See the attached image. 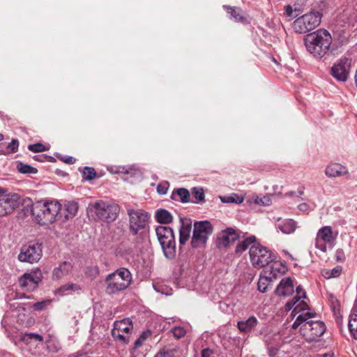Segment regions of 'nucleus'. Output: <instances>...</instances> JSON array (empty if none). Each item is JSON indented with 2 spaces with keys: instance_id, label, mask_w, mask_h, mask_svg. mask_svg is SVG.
Wrapping results in <instances>:
<instances>
[{
  "instance_id": "7",
  "label": "nucleus",
  "mask_w": 357,
  "mask_h": 357,
  "mask_svg": "<svg viewBox=\"0 0 357 357\" xmlns=\"http://www.w3.org/2000/svg\"><path fill=\"white\" fill-rule=\"evenodd\" d=\"M129 228L133 235H142L146 232L149 215L142 209H129Z\"/></svg>"
},
{
  "instance_id": "9",
  "label": "nucleus",
  "mask_w": 357,
  "mask_h": 357,
  "mask_svg": "<svg viewBox=\"0 0 357 357\" xmlns=\"http://www.w3.org/2000/svg\"><path fill=\"white\" fill-rule=\"evenodd\" d=\"M250 258L252 266L257 268L268 265L275 259L273 253L260 245H253L250 247Z\"/></svg>"
},
{
  "instance_id": "1",
  "label": "nucleus",
  "mask_w": 357,
  "mask_h": 357,
  "mask_svg": "<svg viewBox=\"0 0 357 357\" xmlns=\"http://www.w3.org/2000/svg\"><path fill=\"white\" fill-rule=\"evenodd\" d=\"M314 316V313L309 312L303 313L296 317L292 324L294 329L301 326V334L307 342L317 340L326 331V328L323 321L310 320Z\"/></svg>"
},
{
  "instance_id": "60",
  "label": "nucleus",
  "mask_w": 357,
  "mask_h": 357,
  "mask_svg": "<svg viewBox=\"0 0 357 357\" xmlns=\"http://www.w3.org/2000/svg\"><path fill=\"white\" fill-rule=\"evenodd\" d=\"M39 157H40L39 155H36V156H34V159H35V160H36L43 161L42 160H40V159L38 158Z\"/></svg>"
},
{
  "instance_id": "61",
  "label": "nucleus",
  "mask_w": 357,
  "mask_h": 357,
  "mask_svg": "<svg viewBox=\"0 0 357 357\" xmlns=\"http://www.w3.org/2000/svg\"><path fill=\"white\" fill-rule=\"evenodd\" d=\"M274 193H275V194H278V195H280V194H281V192H277V191H276V188H274Z\"/></svg>"
},
{
  "instance_id": "33",
  "label": "nucleus",
  "mask_w": 357,
  "mask_h": 357,
  "mask_svg": "<svg viewBox=\"0 0 357 357\" xmlns=\"http://www.w3.org/2000/svg\"><path fill=\"white\" fill-rule=\"evenodd\" d=\"M348 325L351 335L357 340V314H351Z\"/></svg>"
},
{
  "instance_id": "18",
  "label": "nucleus",
  "mask_w": 357,
  "mask_h": 357,
  "mask_svg": "<svg viewBox=\"0 0 357 357\" xmlns=\"http://www.w3.org/2000/svg\"><path fill=\"white\" fill-rule=\"evenodd\" d=\"M238 234L233 228H227L220 232L217 236L216 245L219 249H224L238 238Z\"/></svg>"
},
{
  "instance_id": "48",
  "label": "nucleus",
  "mask_w": 357,
  "mask_h": 357,
  "mask_svg": "<svg viewBox=\"0 0 357 357\" xmlns=\"http://www.w3.org/2000/svg\"><path fill=\"white\" fill-rule=\"evenodd\" d=\"M222 202L225 203H237L238 202L235 200V199L232 197H227L222 198Z\"/></svg>"
},
{
  "instance_id": "52",
  "label": "nucleus",
  "mask_w": 357,
  "mask_h": 357,
  "mask_svg": "<svg viewBox=\"0 0 357 357\" xmlns=\"http://www.w3.org/2000/svg\"><path fill=\"white\" fill-rule=\"evenodd\" d=\"M177 331H178V327L175 326L174 328H172V331L174 334V336L176 338V339H178V334H177Z\"/></svg>"
},
{
  "instance_id": "19",
  "label": "nucleus",
  "mask_w": 357,
  "mask_h": 357,
  "mask_svg": "<svg viewBox=\"0 0 357 357\" xmlns=\"http://www.w3.org/2000/svg\"><path fill=\"white\" fill-rule=\"evenodd\" d=\"M294 292V284L290 277L281 280L275 289V294L280 297H287Z\"/></svg>"
},
{
  "instance_id": "20",
  "label": "nucleus",
  "mask_w": 357,
  "mask_h": 357,
  "mask_svg": "<svg viewBox=\"0 0 357 357\" xmlns=\"http://www.w3.org/2000/svg\"><path fill=\"white\" fill-rule=\"evenodd\" d=\"M82 291V287L76 283H66L61 285L54 291L55 295L61 296L79 294Z\"/></svg>"
},
{
  "instance_id": "21",
  "label": "nucleus",
  "mask_w": 357,
  "mask_h": 357,
  "mask_svg": "<svg viewBox=\"0 0 357 357\" xmlns=\"http://www.w3.org/2000/svg\"><path fill=\"white\" fill-rule=\"evenodd\" d=\"M180 244H184L190 238L192 230V220L190 218H180Z\"/></svg>"
},
{
  "instance_id": "4",
  "label": "nucleus",
  "mask_w": 357,
  "mask_h": 357,
  "mask_svg": "<svg viewBox=\"0 0 357 357\" xmlns=\"http://www.w3.org/2000/svg\"><path fill=\"white\" fill-rule=\"evenodd\" d=\"M131 281L132 275L129 270L121 268L106 277V292L108 294H117L126 289Z\"/></svg>"
},
{
  "instance_id": "63",
  "label": "nucleus",
  "mask_w": 357,
  "mask_h": 357,
  "mask_svg": "<svg viewBox=\"0 0 357 357\" xmlns=\"http://www.w3.org/2000/svg\"><path fill=\"white\" fill-rule=\"evenodd\" d=\"M3 135L0 133V141L3 140Z\"/></svg>"
},
{
  "instance_id": "56",
  "label": "nucleus",
  "mask_w": 357,
  "mask_h": 357,
  "mask_svg": "<svg viewBox=\"0 0 357 357\" xmlns=\"http://www.w3.org/2000/svg\"><path fill=\"white\" fill-rule=\"evenodd\" d=\"M286 10H287V13H288V15H291L292 13V8L290 6H287L286 7Z\"/></svg>"
},
{
  "instance_id": "42",
  "label": "nucleus",
  "mask_w": 357,
  "mask_h": 357,
  "mask_svg": "<svg viewBox=\"0 0 357 357\" xmlns=\"http://www.w3.org/2000/svg\"><path fill=\"white\" fill-rule=\"evenodd\" d=\"M28 149L35 153L43 152L47 150L45 146L40 143L29 145Z\"/></svg>"
},
{
  "instance_id": "59",
  "label": "nucleus",
  "mask_w": 357,
  "mask_h": 357,
  "mask_svg": "<svg viewBox=\"0 0 357 357\" xmlns=\"http://www.w3.org/2000/svg\"><path fill=\"white\" fill-rule=\"evenodd\" d=\"M294 194H295V192L293 191L288 192V195H289V196H293V195H294Z\"/></svg>"
},
{
  "instance_id": "47",
  "label": "nucleus",
  "mask_w": 357,
  "mask_h": 357,
  "mask_svg": "<svg viewBox=\"0 0 357 357\" xmlns=\"http://www.w3.org/2000/svg\"><path fill=\"white\" fill-rule=\"evenodd\" d=\"M151 335V332L149 331H144L139 338L144 342L149 335Z\"/></svg>"
},
{
  "instance_id": "51",
  "label": "nucleus",
  "mask_w": 357,
  "mask_h": 357,
  "mask_svg": "<svg viewBox=\"0 0 357 357\" xmlns=\"http://www.w3.org/2000/svg\"><path fill=\"white\" fill-rule=\"evenodd\" d=\"M298 208L301 210V211H306L307 209V205L305 203L303 204H301L299 206H298Z\"/></svg>"
},
{
  "instance_id": "40",
  "label": "nucleus",
  "mask_w": 357,
  "mask_h": 357,
  "mask_svg": "<svg viewBox=\"0 0 357 357\" xmlns=\"http://www.w3.org/2000/svg\"><path fill=\"white\" fill-rule=\"evenodd\" d=\"M177 353V350L174 349H163L159 351L155 357H175V354Z\"/></svg>"
},
{
  "instance_id": "41",
  "label": "nucleus",
  "mask_w": 357,
  "mask_h": 357,
  "mask_svg": "<svg viewBox=\"0 0 357 357\" xmlns=\"http://www.w3.org/2000/svg\"><path fill=\"white\" fill-rule=\"evenodd\" d=\"M50 303V300H44L37 302L32 305V308L36 311H41L44 310Z\"/></svg>"
},
{
  "instance_id": "16",
  "label": "nucleus",
  "mask_w": 357,
  "mask_h": 357,
  "mask_svg": "<svg viewBox=\"0 0 357 357\" xmlns=\"http://www.w3.org/2000/svg\"><path fill=\"white\" fill-rule=\"evenodd\" d=\"M43 278L40 269L36 268L30 273H25L19 278V284L22 289L27 291L36 289Z\"/></svg>"
},
{
  "instance_id": "35",
  "label": "nucleus",
  "mask_w": 357,
  "mask_h": 357,
  "mask_svg": "<svg viewBox=\"0 0 357 357\" xmlns=\"http://www.w3.org/2000/svg\"><path fill=\"white\" fill-rule=\"evenodd\" d=\"M191 331H192V327L190 325L186 324L185 326H180V333H179L180 339L182 337L187 335L186 350L188 349V346L190 344V340H191V335H190Z\"/></svg>"
},
{
  "instance_id": "31",
  "label": "nucleus",
  "mask_w": 357,
  "mask_h": 357,
  "mask_svg": "<svg viewBox=\"0 0 357 357\" xmlns=\"http://www.w3.org/2000/svg\"><path fill=\"white\" fill-rule=\"evenodd\" d=\"M342 273V268L339 266L333 269H324L321 271L322 275L326 279L338 277Z\"/></svg>"
},
{
  "instance_id": "53",
  "label": "nucleus",
  "mask_w": 357,
  "mask_h": 357,
  "mask_svg": "<svg viewBox=\"0 0 357 357\" xmlns=\"http://www.w3.org/2000/svg\"><path fill=\"white\" fill-rule=\"evenodd\" d=\"M283 252L286 256H287L291 260H294V257L287 250H284Z\"/></svg>"
},
{
  "instance_id": "45",
  "label": "nucleus",
  "mask_w": 357,
  "mask_h": 357,
  "mask_svg": "<svg viewBox=\"0 0 357 357\" xmlns=\"http://www.w3.org/2000/svg\"><path fill=\"white\" fill-rule=\"evenodd\" d=\"M19 146V142L17 139H12V141L8 144L7 148L15 153L17 151Z\"/></svg>"
},
{
  "instance_id": "49",
  "label": "nucleus",
  "mask_w": 357,
  "mask_h": 357,
  "mask_svg": "<svg viewBox=\"0 0 357 357\" xmlns=\"http://www.w3.org/2000/svg\"><path fill=\"white\" fill-rule=\"evenodd\" d=\"M62 160L67 164H73L75 162V159L70 156L65 158Z\"/></svg>"
},
{
  "instance_id": "11",
  "label": "nucleus",
  "mask_w": 357,
  "mask_h": 357,
  "mask_svg": "<svg viewBox=\"0 0 357 357\" xmlns=\"http://www.w3.org/2000/svg\"><path fill=\"white\" fill-rule=\"evenodd\" d=\"M22 204L20 196L17 193L8 192L0 188V216L10 214Z\"/></svg>"
},
{
  "instance_id": "64",
  "label": "nucleus",
  "mask_w": 357,
  "mask_h": 357,
  "mask_svg": "<svg viewBox=\"0 0 357 357\" xmlns=\"http://www.w3.org/2000/svg\"><path fill=\"white\" fill-rule=\"evenodd\" d=\"M50 343H51V342H49L48 344H47V348L48 349H50Z\"/></svg>"
},
{
  "instance_id": "23",
  "label": "nucleus",
  "mask_w": 357,
  "mask_h": 357,
  "mask_svg": "<svg viewBox=\"0 0 357 357\" xmlns=\"http://www.w3.org/2000/svg\"><path fill=\"white\" fill-rule=\"evenodd\" d=\"M72 269L73 266L70 262L63 261L53 270L52 278L54 280H60L64 276L68 275Z\"/></svg>"
},
{
  "instance_id": "28",
  "label": "nucleus",
  "mask_w": 357,
  "mask_h": 357,
  "mask_svg": "<svg viewBox=\"0 0 357 357\" xmlns=\"http://www.w3.org/2000/svg\"><path fill=\"white\" fill-rule=\"evenodd\" d=\"M256 241L255 236H251L239 242L236 247V252L241 254L245 251Z\"/></svg>"
},
{
  "instance_id": "17",
  "label": "nucleus",
  "mask_w": 357,
  "mask_h": 357,
  "mask_svg": "<svg viewBox=\"0 0 357 357\" xmlns=\"http://www.w3.org/2000/svg\"><path fill=\"white\" fill-rule=\"evenodd\" d=\"M351 68V61L347 58L338 60L331 69V75L338 82L347 80Z\"/></svg>"
},
{
  "instance_id": "22",
  "label": "nucleus",
  "mask_w": 357,
  "mask_h": 357,
  "mask_svg": "<svg viewBox=\"0 0 357 357\" xmlns=\"http://www.w3.org/2000/svg\"><path fill=\"white\" fill-rule=\"evenodd\" d=\"M287 268L286 266L281 262L275 261H272L270 266L264 271V273L269 276L271 279H275L278 276L283 275L286 273Z\"/></svg>"
},
{
  "instance_id": "12",
  "label": "nucleus",
  "mask_w": 357,
  "mask_h": 357,
  "mask_svg": "<svg viewBox=\"0 0 357 357\" xmlns=\"http://www.w3.org/2000/svg\"><path fill=\"white\" fill-rule=\"evenodd\" d=\"M338 236L337 231H333L330 226L320 228L316 236L315 247L323 252H326L327 245L333 246Z\"/></svg>"
},
{
  "instance_id": "26",
  "label": "nucleus",
  "mask_w": 357,
  "mask_h": 357,
  "mask_svg": "<svg viewBox=\"0 0 357 357\" xmlns=\"http://www.w3.org/2000/svg\"><path fill=\"white\" fill-rule=\"evenodd\" d=\"M345 167L339 164H332L326 168L325 173L329 177H337L345 174Z\"/></svg>"
},
{
  "instance_id": "14",
  "label": "nucleus",
  "mask_w": 357,
  "mask_h": 357,
  "mask_svg": "<svg viewBox=\"0 0 357 357\" xmlns=\"http://www.w3.org/2000/svg\"><path fill=\"white\" fill-rule=\"evenodd\" d=\"M133 328L132 323L129 319H123L114 323V328L112 331V337L122 343L129 342L128 334Z\"/></svg>"
},
{
  "instance_id": "36",
  "label": "nucleus",
  "mask_w": 357,
  "mask_h": 357,
  "mask_svg": "<svg viewBox=\"0 0 357 357\" xmlns=\"http://www.w3.org/2000/svg\"><path fill=\"white\" fill-rule=\"evenodd\" d=\"M17 169L22 174H36L37 172V169L36 168L22 162L17 163Z\"/></svg>"
},
{
  "instance_id": "39",
  "label": "nucleus",
  "mask_w": 357,
  "mask_h": 357,
  "mask_svg": "<svg viewBox=\"0 0 357 357\" xmlns=\"http://www.w3.org/2000/svg\"><path fill=\"white\" fill-rule=\"evenodd\" d=\"M82 173L83 177L86 180L89 181L93 179L96 175L95 170L93 168L89 167H85Z\"/></svg>"
},
{
  "instance_id": "13",
  "label": "nucleus",
  "mask_w": 357,
  "mask_h": 357,
  "mask_svg": "<svg viewBox=\"0 0 357 357\" xmlns=\"http://www.w3.org/2000/svg\"><path fill=\"white\" fill-rule=\"evenodd\" d=\"M43 255L42 245L38 243H30L24 245L17 256L21 262L33 264L38 262Z\"/></svg>"
},
{
  "instance_id": "27",
  "label": "nucleus",
  "mask_w": 357,
  "mask_h": 357,
  "mask_svg": "<svg viewBox=\"0 0 357 357\" xmlns=\"http://www.w3.org/2000/svg\"><path fill=\"white\" fill-rule=\"evenodd\" d=\"M155 218L157 222L162 224H168L173 219L172 214L168 211L162 208L156 211Z\"/></svg>"
},
{
  "instance_id": "6",
  "label": "nucleus",
  "mask_w": 357,
  "mask_h": 357,
  "mask_svg": "<svg viewBox=\"0 0 357 357\" xmlns=\"http://www.w3.org/2000/svg\"><path fill=\"white\" fill-rule=\"evenodd\" d=\"M213 227L208 220L195 222L191 240L194 248H205L209 236L213 233Z\"/></svg>"
},
{
  "instance_id": "30",
  "label": "nucleus",
  "mask_w": 357,
  "mask_h": 357,
  "mask_svg": "<svg viewBox=\"0 0 357 357\" xmlns=\"http://www.w3.org/2000/svg\"><path fill=\"white\" fill-rule=\"evenodd\" d=\"M64 208L66 211L65 217L68 219L73 218L76 215L78 210V205L75 202H68L65 204Z\"/></svg>"
},
{
  "instance_id": "54",
  "label": "nucleus",
  "mask_w": 357,
  "mask_h": 357,
  "mask_svg": "<svg viewBox=\"0 0 357 357\" xmlns=\"http://www.w3.org/2000/svg\"><path fill=\"white\" fill-rule=\"evenodd\" d=\"M176 196H178V188H175L172 192V198L174 199Z\"/></svg>"
},
{
  "instance_id": "10",
  "label": "nucleus",
  "mask_w": 357,
  "mask_h": 357,
  "mask_svg": "<svg viewBox=\"0 0 357 357\" xmlns=\"http://www.w3.org/2000/svg\"><path fill=\"white\" fill-rule=\"evenodd\" d=\"M93 209L98 219L107 222L114 221L119 213V207L117 204L102 200L96 202L93 205Z\"/></svg>"
},
{
  "instance_id": "32",
  "label": "nucleus",
  "mask_w": 357,
  "mask_h": 357,
  "mask_svg": "<svg viewBox=\"0 0 357 357\" xmlns=\"http://www.w3.org/2000/svg\"><path fill=\"white\" fill-rule=\"evenodd\" d=\"M271 281V278L268 276L266 274L264 276L260 275V278L259 279L257 287L259 291H260L262 293H264L266 291L268 285L270 284Z\"/></svg>"
},
{
  "instance_id": "50",
  "label": "nucleus",
  "mask_w": 357,
  "mask_h": 357,
  "mask_svg": "<svg viewBox=\"0 0 357 357\" xmlns=\"http://www.w3.org/2000/svg\"><path fill=\"white\" fill-rule=\"evenodd\" d=\"M143 342L138 337L135 342V349H137L142 346Z\"/></svg>"
},
{
  "instance_id": "55",
  "label": "nucleus",
  "mask_w": 357,
  "mask_h": 357,
  "mask_svg": "<svg viewBox=\"0 0 357 357\" xmlns=\"http://www.w3.org/2000/svg\"><path fill=\"white\" fill-rule=\"evenodd\" d=\"M352 314H357V301H355V303L352 309Z\"/></svg>"
},
{
  "instance_id": "29",
  "label": "nucleus",
  "mask_w": 357,
  "mask_h": 357,
  "mask_svg": "<svg viewBox=\"0 0 357 357\" xmlns=\"http://www.w3.org/2000/svg\"><path fill=\"white\" fill-rule=\"evenodd\" d=\"M223 8L230 14L229 17L236 22H241L243 20L242 11L240 8L236 7H231L229 6H223Z\"/></svg>"
},
{
  "instance_id": "34",
  "label": "nucleus",
  "mask_w": 357,
  "mask_h": 357,
  "mask_svg": "<svg viewBox=\"0 0 357 357\" xmlns=\"http://www.w3.org/2000/svg\"><path fill=\"white\" fill-rule=\"evenodd\" d=\"M22 340L23 342H26V344H30L32 342H41L43 341V337L39 334L30 333H25L22 336Z\"/></svg>"
},
{
  "instance_id": "5",
  "label": "nucleus",
  "mask_w": 357,
  "mask_h": 357,
  "mask_svg": "<svg viewBox=\"0 0 357 357\" xmlns=\"http://www.w3.org/2000/svg\"><path fill=\"white\" fill-rule=\"evenodd\" d=\"M155 232L165 256L169 259H174L176 250L172 229L167 226H158L155 229Z\"/></svg>"
},
{
  "instance_id": "37",
  "label": "nucleus",
  "mask_w": 357,
  "mask_h": 357,
  "mask_svg": "<svg viewBox=\"0 0 357 357\" xmlns=\"http://www.w3.org/2000/svg\"><path fill=\"white\" fill-rule=\"evenodd\" d=\"M192 193L193 197L195 199V200L193 201L192 202L199 203L201 202L204 201L205 196H204L203 188H197V187L193 188Z\"/></svg>"
},
{
  "instance_id": "44",
  "label": "nucleus",
  "mask_w": 357,
  "mask_h": 357,
  "mask_svg": "<svg viewBox=\"0 0 357 357\" xmlns=\"http://www.w3.org/2000/svg\"><path fill=\"white\" fill-rule=\"evenodd\" d=\"M255 203L264 206H269L271 204L270 196L257 197L255 199Z\"/></svg>"
},
{
  "instance_id": "62",
  "label": "nucleus",
  "mask_w": 357,
  "mask_h": 357,
  "mask_svg": "<svg viewBox=\"0 0 357 357\" xmlns=\"http://www.w3.org/2000/svg\"><path fill=\"white\" fill-rule=\"evenodd\" d=\"M0 357H7V354H0Z\"/></svg>"
},
{
  "instance_id": "3",
  "label": "nucleus",
  "mask_w": 357,
  "mask_h": 357,
  "mask_svg": "<svg viewBox=\"0 0 357 357\" xmlns=\"http://www.w3.org/2000/svg\"><path fill=\"white\" fill-rule=\"evenodd\" d=\"M61 204L56 200L42 199L32 204L31 215L40 225H49L56 220Z\"/></svg>"
},
{
  "instance_id": "24",
  "label": "nucleus",
  "mask_w": 357,
  "mask_h": 357,
  "mask_svg": "<svg viewBox=\"0 0 357 357\" xmlns=\"http://www.w3.org/2000/svg\"><path fill=\"white\" fill-rule=\"evenodd\" d=\"M276 227L285 234H291L296 231L297 224L292 219H286L281 222H278Z\"/></svg>"
},
{
  "instance_id": "15",
  "label": "nucleus",
  "mask_w": 357,
  "mask_h": 357,
  "mask_svg": "<svg viewBox=\"0 0 357 357\" xmlns=\"http://www.w3.org/2000/svg\"><path fill=\"white\" fill-rule=\"evenodd\" d=\"M296 296L285 304V310L287 311L293 310L291 314H294V316L297 313L308 309L307 304L303 301L306 298V293L301 285L296 287Z\"/></svg>"
},
{
  "instance_id": "25",
  "label": "nucleus",
  "mask_w": 357,
  "mask_h": 357,
  "mask_svg": "<svg viewBox=\"0 0 357 357\" xmlns=\"http://www.w3.org/2000/svg\"><path fill=\"white\" fill-rule=\"evenodd\" d=\"M257 322L256 317H250L246 320L239 321L237 323V327L240 331L247 333L256 327Z\"/></svg>"
},
{
  "instance_id": "8",
  "label": "nucleus",
  "mask_w": 357,
  "mask_h": 357,
  "mask_svg": "<svg viewBox=\"0 0 357 357\" xmlns=\"http://www.w3.org/2000/svg\"><path fill=\"white\" fill-rule=\"evenodd\" d=\"M321 19V14L319 12H310L296 19L293 29L296 33H305L318 26Z\"/></svg>"
},
{
  "instance_id": "43",
  "label": "nucleus",
  "mask_w": 357,
  "mask_h": 357,
  "mask_svg": "<svg viewBox=\"0 0 357 357\" xmlns=\"http://www.w3.org/2000/svg\"><path fill=\"white\" fill-rule=\"evenodd\" d=\"M190 192L189 191L183 188H180V199L183 203H188L190 202Z\"/></svg>"
},
{
  "instance_id": "2",
  "label": "nucleus",
  "mask_w": 357,
  "mask_h": 357,
  "mask_svg": "<svg viewBox=\"0 0 357 357\" xmlns=\"http://www.w3.org/2000/svg\"><path fill=\"white\" fill-rule=\"evenodd\" d=\"M304 41L307 52L314 57L321 59L328 54L333 39L327 30L319 29L307 34Z\"/></svg>"
},
{
  "instance_id": "58",
  "label": "nucleus",
  "mask_w": 357,
  "mask_h": 357,
  "mask_svg": "<svg viewBox=\"0 0 357 357\" xmlns=\"http://www.w3.org/2000/svg\"><path fill=\"white\" fill-rule=\"evenodd\" d=\"M321 357H332L331 354H324Z\"/></svg>"
},
{
  "instance_id": "57",
  "label": "nucleus",
  "mask_w": 357,
  "mask_h": 357,
  "mask_svg": "<svg viewBox=\"0 0 357 357\" xmlns=\"http://www.w3.org/2000/svg\"><path fill=\"white\" fill-rule=\"evenodd\" d=\"M151 178H152L153 181H158V176H157L156 174H153V175L151 176Z\"/></svg>"
},
{
  "instance_id": "38",
  "label": "nucleus",
  "mask_w": 357,
  "mask_h": 357,
  "mask_svg": "<svg viewBox=\"0 0 357 357\" xmlns=\"http://www.w3.org/2000/svg\"><path fill=\"white\" fill-rule=\"evenodd\" d=\"M169 187V183L167 181L160 182L156 186V191L160 195H164L167 193Z\"/></svg>"
},
{
  "instance_id": "46",
  "label": "nucleus",
  "mask_w": 357,
  "mask_h": 357,
  "mask_svg": "<svg viewBox=\"0 0 357 357\" xmlns=\"http://www.w3.org/2000/svg\"><path fill=\"white\" fill-rule=\"evenodd\" d=\"M202 357H215L212 350L204 349L202 351Z\"/></svg>"
}]
</instances>
